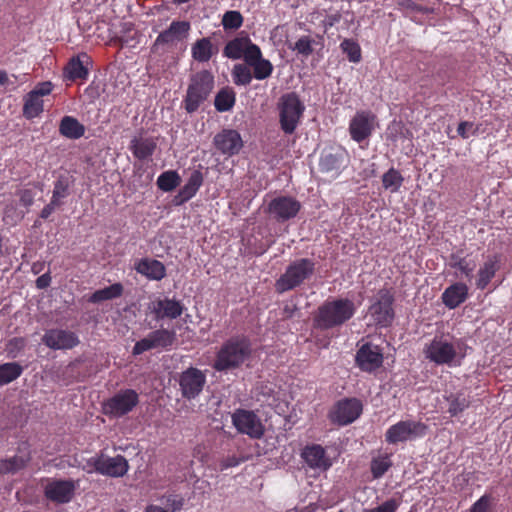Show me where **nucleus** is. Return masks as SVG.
<instances>
[{
	"label": "nucleus",
	"instance_id": "34",
	"mask_svg": "<svg viewBox=\"0 0 512 512\" xmlns=\"http://www.w3.org/2000/svg\"><path fill=\"white\" fill-rule=\"evenodd\" d=\"M249 67L253 69V78L257 80H264L269 78L274 70L273 64L270 60L263 58L261 49L259 48V55L252 60L245 62Z\"/></svg>",
	"mask_w": 512,
	"mask_h": 512
},
{
	"label": "nucleus",
	"instance_id": "21",
	"mask_svg": "<svg viewBox=\"0 0 512 512\" xmlns=\"http://www.w3.org/2000/svg\"><path fill=\"white\" fill-rule=\"evenodd\" d=\"M217 151L226 156L237 155L243 147L240 133L234 129H223L213 138Z\"/></svg>",
	"mask_w": 512,
	"mask_h": 512
},
{
	"label": "nucleus",
	"instance_id": "12",
	"mask_svg": "<svg viewBox=\"0 0 512 512\" xmlns=\"http://www.w3.org/2000/svg\"><path fill=\"white\" fill-rule=\"evenodd\" d=\"M383 362V348L373 342L363 343L355 355V363L363 372L372 373L382 367Z\"/></svg>",
	"mask_w": 512,
	"mask_h": 512
},
{
	"label": "nucleus",
	"instance_id": "20",
	"mask_svg": "<svg viewBox=\"0 0 512 512\" xmlns=\"http://www.w3.org/2000/svg\"><path fill=\"white\" fill-rule=\"evenodd\" d=\"M76 485L71 479L61 480L53 479L44 487V496L53 503H69L75 493Z\"/></svg>",
	"mask_w": 512,
	"mask_h": 512
},
{
	"label": "nucleus",
	"instance_id": "28",
	"mask_svg": "<svg viewBox=\"0 0 512 512\" xmlns=\"http://www.w3.org/2000/svg\"><path fill=\"white\" fill-rule=\"evenodd\" d=\"M135 270L149 280L160 281L166 276L165 265L151 258L140 259L135 265Z\"/></svg>",
	"mask_w": 512,
	"mask_h": 512
},
{
	"label": "nucleus",
	"instance_id": "32",
	"mask_svg": "<svg viewBox=\"0 0 512 512\" xmlns=\"http://www.w3.org/2000/svg\"><path fill=\"white\" fill-rule=\"evenodd\" d=\"M217 53L218 48L209 37L196 40L191 47L192 58L199 63L208 62Z\"/></svg>",
	"mask_w": 512,
	"mask_h": 512
},
{
	"label": "nucleus",
	"instance_id": "55",
	"mask_svg": "<svg viewBox=\"0 0 512 512\" xmlns=\"http://www.w3.org/2000/svg\"><path fill=\"white\" fill-rule=\"evenodd\" d=\"M35 194L31 189H23L19 191V200L21 205L30 207L34 203Z\"/></svg>",
	"mask_w": 512,
	"mask_h": 512
},
{
	"label": "nucleus",
	"instance_id": "6",
	"mask_svg": "<svg viewBox=\"0 0 512 512\" xmlns=\"http://www.w3.org/2000/svg\"><path fill=\"white\" fill-rule=\"evenodd\" d=\"M394 301L392 288L383 287L378 290L368 308V313L375 325L384 328L391 326L395 318Z\"/></svg>",
	"mask_w": 512,
	"mask_h": 512
},
{
	"label": "nucleus",
	"instance_id": "37",
	"mask_svg": "<svg viewBox=\"0 0 512 512\" xmlns=\"http://www.w3.org/2000/svg\"><path fill=\"white\" fill-rule=\"evenodd\" d=\"M236 102V93L232 87L221 88L214 99V106L218 112L230 111Z\"/></svg>",
	"mask_w": 512,
	"mask_h": 512
},
{
	"label": "nucleus",
	"instance_id": "59",
	"mask_svg": "<svg viewBox=\"0 0 512 512\" xmlns=\"http://www.w3.org/2000/svg\"><path fill=\"white\" fill-rule=\"evenodd\" d=\"M51 280H52V278H51L50 272H46L36 279V282H35L36 287L38 289H46L47 287L50 286Z\"/></svg>",
	"mask_w": 512,
	"mask_h": 512
},
{
	"label": "nucleus",
	"instance_id": "61",
	"mask_svg": "<svg viewBox=\"0 0 512 512\" xmlns=\"http://www.w3.org/2000/svg\"><path fill=\"white\" fill-rule=\"evenodd\" d=\"M240 464V459L235 456L228 457L222 462V468L226 469L229 467H234Z\"/></svg>",
	"mask_w": 512,
	"mask_h": 512
},
{
	"label": "nucleus",
	"instance_id": "47",
	"mask_svg": "<svg viewBox=\"0 0 512 512\" xmlns=\"http://www.w3.org/2000/svg\"><path fill=\"white\" fill-rule=\"evenodd\" d=\"M314 40L310 36H301L293 46L290 48L293 51H296L298 55L308 58L314 51L313 44Z\"/></svg>",
	"mask_w": 512,
	"mask_h": 512
},
{
	"label": "nucleus",
	"instance_id": "57",
	"mask_svg": "<svg viewBox=\"0 0 512 512\" xmlns=\"http://www.w3.org/2000/svg\"><path fill=\"white\" fill-rule=\"evenodd\" d=\"M98 463H101V454L89 458L86 461V464L83 466V470L86 471L89 474H91L93 472H97L98 473V468H97L98 465H99Z\"/></svg>",
	"mask_w": 512,
	"mask_h": 512
},
{
	"label": "nucleus",
	"instance_id": "41",
	"mask_svg": "<svg viewBox=\"0 0 512 512\" xmlns=\"http://www.w3.org/2000/svg\"><path fill=\"white\" fill-rule=\"evenodd\" d=\"M43 111V100L30 93H27V95L24 97L23 116L30 120L39 117Z\"/></svg>",
	"mask_w": 512,
	"mask_h": 512
},
{
	"label": "nucleus",
	"instance_id": "25",
	"mask_svg": "<svg viewBox=\"0 0 512 512\" xmlns=\"http://www.w3.org/2000/svg\"><path fill=\"white\" fill-rule=\"evenodd\" d=\"M99 464L98 473L112 478L123 477L129 469L128 461L122 455L108 457L101 453V463Z\"/></svg>",
	"mask_w": 512,
	"mask_h": 512
},
{
	"label": "nucleus",
	"instance_id": "14",
	"mask_svg": "<svg viewBox=\"0 0 512 512\" xmlns=\"http://www.w3.org/2000/svg\"><path fill=\"white\" fill-rule=\"evenodd\" d=\"M259 48L242 32L226 43L223 49V56L232 60L243 58L246 62L248 59L252 60L257 57V54L259 55Z\"/></svg>",
	"mask_w": 512,
	"mask_h": 512
},
{
	"label": "nucleus",
	"instance_id": "15",
	"mask_svg": "<svg viewBox=\"0 0 512 512\" xmlns=\"http://www.w3.org/2000/svg\"><path fill=\"white\" fill-rule=\"evenodd\" d=\"M301 203L292 196H277L267 205L266 212L272 219L283 223L297 216Z\"/></svg>",
	"mask_w": 512,
	"mask_h": 512
},
{
	"label": "nucleus",
	"instance_id": "18",
	"mask_svg": "<svg viewBox=\"0 0 512 512\" xmlns=\"http://www.w3.org/2000/svg\"><path fill=\"white\" fill-rule=\"evenodd\" d=\"M206 383V375L195 367L184 370L179 377V386L184 398L195 399L203 390Z\"/></svg>",
	"mask_w": 512,
	"mask_h": 512
},
{
	"label": "nucleus",
	"instance_id": "7",
	"mask_svg": "<svg viewBox=\"0 0 512 512\" xmlns=\"http://www.w3.org/2000/svg\"><path fill=\"white\" fill-rule=\"evenodd\" d=\"M188 21H172L167 29L160 32L151 46L153 54L163 55L170 48L185 40L190 31Z\"/></svg>",
	"mask_w": 512,
	"mask_h": 512
},
{
	"label": "nucleus",
	"instance_id": "23",
	"mask_svg": "<svg viewBox=\"0 0 512 512\" xmlns=\"http://www.w3.org/2000/svg\"><path fill=\"white\" fill-rule=\"evenodd\" d=\"M31 459L30 445L27 442H22L17 448L16 455L0 459V474H16L23 470Z\"/></svg>",
	"mask_w": 512,
	"mask_h": 512
},
{
	"label": "nucleus",
	"instance_id": "10",
	"mask_svg": "<svg viewBox=\"0 0 512 512\" xmlns=\"http://www.w3.org/2000/svg\"><path fill=\"white\" fill-rule=\"evenodd\" d=\"M139 404V394L134 389H121L103 403L105 415L120 418Z\"/></svg>",
	"mask_w": 512,
	"mask_h": 512
},
{
	"label": "nucleus",
	"instance_id": "44",
	"mask_svg": "<svg viewBox=\"0 0 512 512\" xmlns=\"http://www.w3.org/2000/svg\"><path fill=\"white\" fill-rule=\"evenodd\" d=\"M231 76L233 83L237 86H247L253 79L250 67L246 63L235 64L231 71Z\"/></svg>",
	"mask_w": 512,
	"mask_h": 512
},
{
	"label": "nucleus",
	"instance_id": "16",
	"mask_svg": "<svg viewBox=\"0 0 512 512\" xmlns=\"http://www.w3.org/2000/svg\"><path fill=\"white\" fill-rule=\"evenodd\" d=\"M232 423L238 432L252 439H260L265 433V427L260 418L250 410L237 409L232 414Z\"/></svg>",
	"mask_w": 512,
	"mask_h": 512
},
{
	"label": "nucleus",
	"instance_id": "31",
	"mask_svg": "<svg viewBox=\"0 0 512 512\" xmlns=\"http://www.w3.org/2000/svg\"><path fill=\"white\" fill-rule=\"evenodd\" d=\"M74 185L75 178L68 172L59 174L53 183L51 198L63 205V200L71 195Z\"/></svg>",
	"mask_w": 512,
	"mask_h": 512
},
{
	"label": "nucleus",
	"instance_id": "24",
	"mask_svg": "<svg viewBox=\"0 0 512 512\" xmlns=\"http://www.w3.org/2000/svg\"><path fill=\"white\" fill-rule=\"evenodd\" d=\"M148 308L157 321L165 318L176 319L180 317L184 311V305L180 301L167 297L152 301Z\"/></svg>",
	"mask_w": 512,
	"mask_h": 512
},
{
	"label": "nucleus",
	"instance_id": "3",
	"mask_svg": "<svg viewBox=\"0 0 512 512\" xmlns=\"http://www.w3.org/2000/svg\"><path fill=\"white\" fill-rule=\"evenodd\" d=\"M215 85L213 74L201 70L191 75L186 96L183 99L184 109L188 113L196 112L211 94Z\"/></svg>",
	"mask_w": 512,
	"mask_h": 512
},
{
	"label": "nucleus",
	"instance_id": "51",
	"mask_svg": "<svg viewBox=\"0 0 512 512\" xmlns=\"http://www.w3.org/2000/svg\"><path fill=\"white\" fill-rule=\"evenodd\" d=\"M492 497L484 494L470 508L469 512H491Z\"/></svg>",
	"mask_w": 512,
	"mask_h": 512
},
{
	"label": "nucleus",
	"instance_id": "64",
	"mask_svg": "<svg viewBox=\"0 0 512 512\" xmlns=\"http://www.w3.org/2000/svg\"><path fill=\"white\" fill-rule=\"evenodd\" d=\"M44 262L37 261L32 264L31 271L34 274H39L44 269Z\"/></svg>",
	"mask_w": 512,
	"mask_h": 512
},
{
	"label": "nucleus",
	"instance_id": "40",
	"mask_svg": "<svg viewBox=\"0 0 512 512\" xmlns=\"http://www.w3.org/2000/svg\"><path fill=\"white\" fill-rule=\"evenodd\" d=\"M381 181L385 190L397 193L403 185L404 177L399 170L391 167L382 175Z\"/></svg>",
	"mask_w": 512,
	"mask_h": 512
},
{
	"label": "nucleus",
	"instance_id": "38",
	"mask_svg": "<svg viewBox=\"0 0 512 512\" xmlns=\"http://www.w3.org/2000/svg\"><path fill=\"white\" fill-rule=\"evenodd\" d=\"M393 466L391 455L379 453L370 461V471L374 479H380Z\"/></svg>",
	"mask_w": 512,
	"mask_h": 512
},
{
	"label": "nucleus",
	"instance_id": "53",
	"mask_svg": "<svg viewBox=\"0 0 512 512\" xmlns=\"http://www.w3.org/2000/svg\"><path fill=\"white\" fill-rule=\"evenodd\" d=\"M52 90L53 84L50 81H45L38 83L29 93L42 99V97L49 95Z\"/></svg>",
	"mask_w": 512,
	"mask_h": 512
},
{
	"label": "nucleus",
	"instance_id": "63",
	"mask_svg": "<svg viewBox=\"0 0 512 512\" xmlns=\"http://www.w3.org/2000/svg\"><path fill=\"white\" fill-rule=\"evenodd\" d=\"M146 512H168V510L163 506L150 504L146 507Z\"/></svg>",
	"mask_w": 512,
	"mask_h": 512
},
{
	"label": "nucleus",
	"instance_id": "2",
	"mask_svg": "<svg viewBox=\"0 0 512 512\" xmlns=\"http://www.w3.org/2000/svg\"><path fill=\"white\" fill-rule=\"evenodd\" d=\"M251 353V341L246 336H233L221 345L212 367L218 372L237 369L250 358Z\"/></svg>",
	"mask_w": 512,
	"mask_h": 512
},
{
	"label": "nucleus",
	"instance_id": "13",
	"mask_svg": "<svg viewBox=\"0 0 512 512\" xmlns=\"http://www.w3.org/2000/svg\"><path fill=\"white\" fill-rule=\"evenodd\" d=\"M176 341V333L174 330L160 328L152 331L147 337L137 341L133 346V355H140L148 350L161 348L168 349Z\"/></svg>",
	"mask_w": 512,
	"mask_h": 512
},
{
	"label": "nucleus",
	"instance_id": "26",
	"mask_svg": "<svg viewBox=\"0 0 512 512\" xmlns=\"http://www.w3.org/2000/svg\"><path fill=\"white\" fill-rule=\"evenodd\" d=\"M501 267V255L493 254L487 256L484 263L477 272L476 287L484 290L488 287L491 280L495 277L497 271Z\"/></svg>",
	"mask_w": 512,
	"mask_h": 512
},
{
	"label": "nucleus",
	"instance_id": "52",
	"mask_svg": "<svg viewBox=\"0 0 512 512\" xmlns=\"http://www.w3.org/2000/svg\"><path fill=\"white\" fill-rule=\"evenodd\" d=\"M456 270H458L461 275H464L466 277H471L472 272L474 271L476 267V262L470 258L469 256H465L462 261H459L456 263Z\"/></svg>",
	"mask_w": 512,
	"mask_h": 512
},
{
	"label": "nucleus",
	"instance_id": "49",
	"mask_svg": "<svg viewBox=\"0 0 512 512\" xmlns=\"http://www.w3.org/2000/svg\"><path fill=\"white\" fill-rule=\"evenodd\" d=\"M160 501L163 507L168 510V512L180 511L184 505V498L181 495L175 493L162 496Z\"/></svg>",
	"mask_w": 512,
	"mask_h": 512
},
{
	"label": "nucleus",
	"instance_id": "5",
	"mask_svg": "<svg viewBox=\"0 0 512 512\" xmlns=\"http://www.w3.org/2000/svg\"><path fill=\"white\" fill-rule=\"evenodd\" d=\"M279 123L285 134H293L304 113L305 106L295 92L283 94L277 103Z\"/></svg>",
	"mask_w": 512,
	"mask_h": 512
},
{
	"label": "nucleus",
	"instance_id": "11",
	"mask_svg": "<svg viewBox=\"0 0 512 512\" xmlns=\"http://www.w3.org/2000/svg\"><path fill=\"white\" fill-rule=\"evenodd\" d=\"M363 411L362 402L357 398L337 401L328 412V419L337 426H346L357 420Z\"/></svg>",
	"mask_w": 512,
	"mask_h": 512
},
{
	"label": "nucleus",
	"instance_id": "27",
	"mask_svg": "<svg viewBox=\"0 0 512 512\" xmlns=\"http://www.w3.org/2000/svg\"><path fill=\"white\" fill-rule=\"evenodd\" d=\"M203 174L200 170H193L185 183L174 197L175 205H182L193 198L203 184Z\"/></svg>",
	"mask_w": 512,
	"mask_h": 512
},
{
	"label": "nucleus",
	"instance_id": "46",
	"mask_svg": "<svg viewBox=\"0 0 512 512\" xmlns=\"http://www.w3.org/2000/svg\"><path fill=\"white\" fill-rule=\"evenodd\" d=\"M449 402L448 412L451 416H457L469 407L470 401L463 394H452L447 398Z\"/></svg>",
	"mask_w": 512,
	"mask_h": 512
},
{
	"label": "nucleus",
	"instance_id": "30",
	"mask_svg": "<svg viewBox=\"0 0 512 512\" xmlns=\"http://www.w3.org/2000/svg\"><path fill=\"white\" fill-rule=\"evenodd\" d=\"M157 148L156 140L152 137H134L129 144V149L138 160L144 161L150 158Z\"/></svg>",
	"mask_w": 512,
	"mask_h": 512
},
{
	"label": "nucleus",
	"instance_id": "29",
	"mask_svg": "<svg viewBox=\"0 0 512 512\" xmlns=\"http://www.w3.org/2000/svg\"><path fill=\"white\" fill-rule=\"evenodd\" d=\"M468 297V287L466 284L457 282L447 287L442 293V302L449 309H455L460 306Z\"/></svg>",
	"mask_w": 512,
	"mask_h": 512
},
{
	"label": "nucleus",
	"instance_id": "48",
	"mask_svg": "<svg viewBox=\"0 0 512 512\" xmlns=\"http://www.w3.org/2000/svg\"><path fill=\"white\" fill-rule=\"evenodd\" d=\"M242 24L243 16L239 11L230 10L223 15L222 26L225 30H237Z\"/></svg>",
	"mask_w": 512,
	"mask_h": 512
},
{
	"label": "nucleus",
	"instance_id": "36",
	"mask_svg": "<svg viewBox=\"0 0 512 512\" xmlns=\"http://www.w3.org/2000/svg\"><path fill=\"white\" fill-rule=\"evenodd\" d=\"M343 164L342 153L324 152L319 161V169L324 173L339 174Z\"/></svg>",
	"mask_w": 512,
	"mask_h": 512
},
{
	"label": "nucleus",
	"instance_id": "58",
	"mask_svg": "<svg viewBox=\"0 0 512 512\" xmlns=\"http://www.w3.org/2000/svg\"><path fill=\"white\" fill-rule=\"evenodd\" d=\"M340 20H341V14L338 12L326 15V17L322 21L325 31H327L329 28L333 27L335 24L339 23Z\"/></svg>",
	"mask_w": 512,
	"mask_h": 512
},
{
	"label": "nucleus",
	"instance_id": "35",
	"mask_svg": "<svg viewBox=\"0 0 512 512\" xmlns=\"http://www.w3.org/2000/svg\"><path fill=\"white\" fill-rule=\"evenodd\" d=\"M59 133L68 139H79L85 134V127L73 116H64L59 124Z\"/></svg>",
	"mask_w": 512,
	"mask_h": 512
},
{
	"label": "nucleus",
	"instance_id": "45",
	"mask_svg": "<svg viewBox=\"0 0 512 512\" xmlns=\"http://www.w3.org/2000/svg\"><path fill=\"white\" fill-rule=\"evenodd\" d=\"M340 48L347 55L350 62L359 63L361 61V47L354 39H344L340 44Z\"/></svg>",
	"mask_w": 512,
	"mask_h": 512
},
{
	"label": "nucleus",
	"instance_id": "9",
	"mask_svg": "<svg viewBox=\"0 0 512 512\" xmlns=\"http://www.w3.org/2000/svg\"><path fill=\"white\" fill-rule=\"evenodd\" d=\"M423 353L425 358L436 365H454L457 358L456 346L443 335L435 336L425 344Z\"/></svg>",
	"mask_w": 512,
	"mask_h": 512
},
{
	"label": "nucleus",
	"instance_id": "4",
	"mask_svg": "<svg viewBox=\"0 0 512 512\" xmlns=\"http://www.w3.org/2000/svg\"><path fill=\"white\" fill-rule=\"evenodd\" d=\"M316 263L310 258H300L292 261L285 272L276 280L275 289L284 293L299 287L315 272Z\"/></svg>",
	"mask_w": 512,
	"mask_h": 512
},
{
	"label": "nucleus",
	"instance_id": "43",
	"mask_svg": "<svg viewBox=\"0 0 512 512\" xmlns=\"http://www.w3.org/2000/svg\"><path fill=\"white\" fill-rule=\"evenodd\" d=\"M181 178L177 171L168 170L161 173L157 178V186L164 192H170L180 185Z\"/></svg>",
	"mask_w": 512,
	"mask_h": 512
},
{
	"label": "nucleus",
	"instance_id": "17",
	"mask_svg": "<svg viewBox=\"0 0 512 512\" xmlns=\"http://www.w3.org/2000/svg\"><path fill=\"white\" fill-rule=\"evenodd\" d=\"M300 457L304 464L317 475L328 471L333 465L326 449L320 444H307L301 450Z\"/></svg>",
	"mask_w": 512,
	"mask_h": 512
},
{
	"label": "nucleus",
	"instance_id": "62",
	"mask_svg": "<svg viewBox=\"0 0 512 512\" xmlns=\"http://www.w3.org/2000/svg\"><path fill=\"white\" fill-rule=\"evenodd\" d=\"M465 256H461L460 253H452L450 255V261H449V265L451 268H456V263H458L459 261H462V259L464 258Z\"/></svg>",
	"mask_w": 512,
	"mask_h": 512
},
{
	"label": "nucleus",
	"instance_id": "56",
	"mask_svg": "<svg viewBox=\"0 0 512 512\" xmlns=\"http://www.w3.org/2000/svg\"><path fill=\"white\" fill-rule=\"evenodd\" d=\"M62 205L55 201L54 199H50V202L43 207L40 212V217L44 220L48 219L51 214L55 211L56 208L61 207Z\"/></svg>",
	"mask_w": 512,
	"mask_h": 512
},
{
	"label": "nucleus",
	"instance_id": "22",
	"mask_svg": "<svg viewBox=\"0 0 512 512\" xmlns=\"http://www.w3.org/2000/svg\"><path fill=\"white\" fill-rule=\"evenodd\" d=\"M42 341L53 350L72 349L80 343L78 336L74 332L58 328L46 331Z\"/></svg>",
	"mask_w": 512,
	"mask_h": 512
},
{
	"label": "nucleus",
	"instance_id": "39",
	"mask_svg": "<svg viewBox=\"0 0 512 512\" xmlns=\"http://www.w3.org/2000/svg\"><path fill=\"white\" fill-rule=\"evenodd\" d=\"M123 285L121 283H114L103 289L96 290L89 298L91 303H99L107 300L116 299L123 294Z\"/></svg>",
	"mask_w": 512,
	"mask_h": 512
},
{
	"label": "nucleus",
	"instance_id": "42",
	"mask_svg": "<svg viewBox=\"0 0 512 512\" xmlns=\"http://www.w3.org/2000/svg\"><path fill=\"white\" fill-rule=\"evenodd\" d=\"M23 373V367L17 362H7L0 365V386L18 379Z\"/></svg>",
	"mask_w": 512,
	"mask_h": 512
},
{
	"label": "nucleus",
	"instance_id": "60",
	"mask_svg": "<svg viewBox=\"0 0 512 512\" xmlns=\"http://www.w3.org/2000/svg\"><path fill=\"white\" fill-rule=\"evenodd\" d=\"M472 127H473V123H471V122H467V121L460 122L457 127V133L463 139H467L469 137L467 128H472Z\"/></svg>",
	"mask_w": 512,
	"mask_h": 512
},
{
	"label": "nucleus",
	"instance_id": "33",
	"mask_svg": "<svg viewBox=\"0 0 512 512\" xmlns=\"http://www.w3.org/2000/svg\"><path fill=\"white\" fill-rule=\"evenodd\" d=\"M82 58L89 59L87 54H82ZM88 74V68L84 65L81 56L71 58L64 69V76L70 81L84 80L88 77Z\"/></svg>",
	"mask_w": 512,
	"mask_h": 512
},
{
	"label": "nucleus",
	"instance_id": "1",
	"mask_svg": "<svg viewBox=\"0 0 512 512\" xmlns=\"http://www.w3.org/2000/svg\"><path fill=\"white\" fill-rule=\"evenodd\" d=\"M356 311L355 303L349 298L326 300L318 307L313 317L314 327L320 330L340 327L351 320Z\"/></svg>",
	"mask_w": 512,
	"mask_h": 512
},
{
	"label": "nucleus",
	"instance_id": "8",
	"mask_svg": "<svg viewBox=\"0 0 512 512\" xmlns=\"http://www.w3.org/2000/svg\"><path fill=\"white\" fill-rule=\"evenodd\" d=\"M428 431V426L421 421L401 420L390 426L385 433V441L388 444H398L423 438Z\"/></svg>",
	"mask_w": 512,
	"mask_h": 512
},
{
	"label": "nucleus",
	"instance_id": "54",
	"mask_svg": "<svg viewBox=\"0 0 512 512\" xmlns=\"http://www.w3.org/2000/svg\"><path fill=\"white\" fill-rule=\"evenodd\" d=\"M397 508V501L395 499H389L375 508L364 509L362 512H396Z\"/></svg>",
	"mask_w": 512,
	"mask_h": 512
},
{
	"label": "nucleus",
	"instance_id": "19",
	"mask_svg": "<svg viewBox=\"0 0 512 512\" xmlns=\"http://www.w3.org/2000/svg\"><path fill=\"white\" fill-rule=\"evenodd\" d=\"M376 116L367 110L357 111L349 123L351 138L360 143L368 139L375 127Z\"/></svg>",
	"mask_w": 512,
	"mask_h": 512
},
{
	"label": "nucleus",
	"instance_id": "50",
	"mask_svg": "<svg viewBox=\"0 0 512 512\" xmlns=\"http://www.w3.org/2000/svg\"><path fill=\"white\" fill-rule=\"evenodd\" d=\"M27 341L23 337H14L6 345V352L9 358H16L25 349Z\"/></svg>",
	"mask_w": 512,
	"mask_h": 512
}]
</instances>
